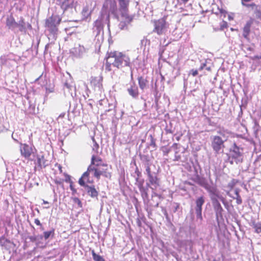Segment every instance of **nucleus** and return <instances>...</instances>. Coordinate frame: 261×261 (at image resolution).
I'll return each mask as SVG.
<instances>
[{"instance_id": "nucleus-1", "label": "nucleus", "mask_w": 261, "mask_h": 261, "mask_svg": "<svg viewBox=\"0 0 261 261\" xmlns=\"http://www.w3.org/2000/svg\"><path fill=\"white\" fill-rule=\"evenodd\" d=\"M91 174L93 177L99 180L101 176L110 179L112 177V172L109 169L107 164L104 163L102 158L96 154H92L90 164L87 170L85 172L79 180V184L81 186H85V182L93 184L94 180L90 177Z\"/></svg>"}, {"instance_id": "nucleus-2", "label": "nucleus", "mask_w": 261, "mask_h": 261, "mask_svg": "<svg viewBox=\"0 0 261 261\" xmlns=\"http://www.w3.org/2000/svg\"><path fill=\"white\" fill-rule=\"evenodd\" d=\"M105 69L107 71L112 70V66L121 69L130 66V58L122 52L117 50L108 52L105 58Z\"/></svg>"}, {"instance_id": "nucleus-3", "label": "nucleus", "mask_w": 261, "mask_h": 261, "mask_svg": "<svg viewBox=\"0 0 261 261\" xmlns=\"http://www.w3.org/2000/svg\"><path fill=\"white\" fill-rule=\"evenodd\" d=\"M152 23L153 25L152 32L159 36L165 34L169 28V24L166 17L152 20Z\"/></svg>"}, {"instance_id": "nucleus-4", "label": "nucleus", "mask_w": 261, "mask_h": 261, "mask_svg": "<svg viewBox=\"0 0 261 261\" xmlns=\"http://www.w3.org/2000/svg\"><path fill=\"white\" fill-rule=\"evenodd\" d=\"M61 18L57 15H52L45 20V26L51 33H56L58 31V26L61 21Z\"/></svg>"}, {"instance_id": "nucleus-5", "label": "nucleus", "mask_w": 261, "mask_h": 261, "mask_svg": "<svg viewBox=\"0 0 261 261\" xmlns=\"http://www.w3.org/2000/svg\"><path fill=\"white\" fill-rule=\"evenodd\" d=\"M207 190L211 195V199L212 201L213 206L216 212V215L222 216L223 209L217 197H219L223 202H224V198L222 196L219 197L218 194L216 193V190L209 189H207Z\"/></svg>"}, {"instance_id": "nucleus-6", "label": "nucleus", "mask_w": 261, "mask_h": 261, "mask_svg": "<svg viewBox=\"0 0 261 261\" xmlns=\"http://www.w3.org/2000/svg\"><path fill=\"white\" fill-rule=\"evenodd\" d=\"M227 139L223 140L219 136H214L213 137L211 141V146L216 153L218 154L220 152L221 150H223L225 147L224 142Z\"/></svg>"}, {"instance_id": "nucleus-7", "label": "nucleus", "mask_w": 261, "mask_h": 261, "mask_svg": "<svg viewBox=\"0 0 261 261\" xmlns=\"http://www.w3.org/2000/svg\"><path fill=\"white\" fill-rule=\"evenodd\" d=\"M230 157L234 160L236 164L243 162L242 153L240 151V148L236 143L233 144V148L230 150Z\"/></svg>"}, {"instance_id": "nucleus-8", "label": "nucleus", "mask_w": 261, "mask_h": 261, "mask_svg": "<svg viewBox=\"0 0 261 261\" xmlns=\"http://www.w3.org/2000/svg\"><path fill=\"white\" fill-rule=\"evenodd\" d=\"M20 151L21 156L28 160H29L31 156L34 154L33 148L25 143H20Z\"/></svg>"}, {"instance_id": "nucleus-9", "label": "nucleus", "mask_w": 261, "mask_h": 261, "mask_svg": "<svg viewBox=\"0 0 261 261\" xmlns=\"http://www.w3.org/2000/svg\"><path fill=\"white\" fill-rule=\"evenodd\" d=\"M120 12L121 17L124 19V21H121L119 25L121 29H123L133 21L134 16L129 14L128 10L122 11Z\"/></svg>"}, {"instance_id": "nucleus-10", "label": "nucleus", "mask_w": 261, "mask_h": 261, "mask_svg": "<svg viewBox=\"0 0 261 261\" xmlns=\"http://www.w3.org/2000/svg\"><path fill=\"white\" fill-rule=\"evenodd\" d=\"M254 21V19L250 18L244 25L242 30V35L247 41H250L249 35L251 32V28Z\"/></svg>"}, {"instance_id": "nucleus-11", "label": "nucleus", "mask_w": 261, "mask_h": 261, "mask_svg": "<svg viewBox=\"0 0 261 261\" xmlns=\"http://www.w3.org/2000/svg\"><path fill=\"white\" fill-rule=\"evenodd\" d=\"M243 6L247 8H251L252 10H254V14L255 15L256 18L259 20H261V10L255 3H252L250 4L243 3Z\"/></svg>"}, {"instance_id": "nucleus-12", "label": "nucleus", "mask_w": 261, "mask_h": 261, "mask_svg": "<svg viewBox=\"0 0 261 261\" xmlns=\"http://www.w3.org/2000/svg\"><path fill=\"white\" fill-rule=\"evenodd\" d=\"M129 94L133 98H136L139 96L138 88L135 82H133L129 88L127 89Z\"/></svg>"}, {"instance_id": "nucleus-13", "label": "nucleus", "mask_w": 261, "mask_h": 261, "mask_svg": "<svg viewBox=\"0 0 261 261\" xmlns=\"http://www.w3.org/2000/svg\"><path fill=\"white\" fill-rule=\"evenodd\" d=\"M6 25L10 29H14L17 27V22H16L12 15L7 18Z\"/></svg>"}, {"instance_id": "nucleus-14", "label": "nucleus", "mask_w": 261, "mask_h": 261, "mask_svg": "<svg viewBox=\"0 0 261 261\" xmlns=\"http://www.w3.org/2000/svg\"><path fill=\"white\" fill-rule=\"evenodd\" d=\"M84 187H87V193L89 196L92 198L97 197L98 195V192L96 190L94 186H89L85 185Z\"/></svg>"}, {"instance_id": "nucleus-15", "label": "nucleus", "mask_w": 261, "mask_h": 261, "mask_svg": "<svg viewBox=\"0 0 261 261\" xmlns=\"http://www.w3.org/2000/svg\"><path fill=\"white\" fill-rule=\"evenodd\" d=\"M38 167L42 169L47 166V161L45 159L44 155L38 156L37 158Z\"/></svg>"}, {"instance_id": "nucleus-16", "label": "nucleus", "mask_w": 261, "mask_h": 261, "mask_svg": "<svg viewBox=\"0 0 261 261\" xmlns=\"http://www.w3.org/2000/svg\"><path fill=\"white\" fill-rule=\"evenodd\" d=\"M119 11L128 10L129 0H118Z\"/></svg>"}, {"instance_id": "nucleus-17", "label": "nucleus", "mask_w": 261, "mask_h": 261, "mask_svg": "<svg viewBox=\"0 0 261 261\" xmlns=\"http://www.w3.org/2000/svg\"><path fill=\"white\" fill-rule=\"evenodd\" d=\"M205 202L204 198L203 196H201L197 198L195 201L196 206L195 210H202V206Z\"/></svg>"}, {"instance_id": "nucleus-18", "label": "nucleus", "mask_w": 261, "mask_h": 261, "mask_svg": "<svg viewBox=\"0 0 261 261\" xmlns=\"http://www.w3.org/2000/svg\"><path fill=\"white\" fill-rule=\"evenodd\" d=\"M138 80L140 88L141 89L144 90L146 87L148 83L147 80L142 76L139 77Z\"/></svg>"}, {"instance_id": "nucleus-19", "label": "nucleus", "mask_w": 261, "mask_h": 261, "mask_svg": "<svg viewBox=\"0 0 261 261\" xmlns=\"http://www.w3.org/2000/svg\"><path fill=\"white\" fill-rule=\"evenodd\" d=\"M92 140L93 142V145L92 146V150L93 152L92 154H96V155H98L97 154L98 153V150L99 148V144L97 143L94 137L92 138Z\"/></svg>"}, {"instance_id": "nucleus-20", "label": "nucleus", "mask_w": 261, "mask_h": 261, "mask_svg": "<svg viewBox=\"0 0 261 261\" xmlns=\"http://www.w3.org/2000/svg\"><path fill=\"white\" fill-rule=\"evenodd\" d=\"M252 226L254 229V231L257 233H261V223L255 222L253 221L252 222Z\"/></svg>"}, {"instance_id": "nucleus-21", "label": "nucleus", "mask_w": 261, "mask_h": 261, "mask_svg": "<svg viewBox=\"0 0 261 261\" xmlns=\"http://www.w3.org/2000/svg\"><path fill=\"white\" fill-rule=\"evenodd\" d=\"M55 235V229L53 228L49 231H44L43 232V237L45 240L48 239L49 237L54 238Z\"/></svg>"}, {"instance_id": "nucleus-22", "label": "nucleus", "mask_w": 261, "mask_h": 261, "mask_svg": "<svg viewBox=\"0 0 261 261\" xmlns=\"http://www.w3.org/2000/svg\"><path fill=\"white\" fill-rule=\"evenodd\" d=\"M58 4L61 6L62 9H66L68 7L69 0H57Z\"/></svg>"}, {"instance_id": "nucleus-23", "label": "nucleus", "mask_w": 261, "mask_h": 261, "mask_svg": "<svg viewBox=\"0 0 261 261\" xmlns=\"http://www.w3.org/2000/svg\"><path fill=\"white\" fill-rule=\"evenodd\" d=\"M93 258L94 261H105L104 258L100 255L97 254L94 250L91 251Z\"/></svg>"}, {"instance_id": "nucleus-24", "label": "nucleus", "mask_w": 261, "mask_h": 261, "mask_svg": "<svg viewBox=\"0 0 261 261\" xmlns=\"http://www.w3.org/2000/svg\"><path fill=\"white\" fill-rule=\"evenodd\" d=\"M148 179L151 185H159L158 178L156 176H153L152 174L148 175Z\"/></svg>"}, {"instance_id": "nucleus-25", "label": "nucleus", "mask_w": 261, "mask_h": 261, "mask_svg": "<svg viewBox=\"0 0 261 261\" xmlns=\"http://www.w3.org/2000/svg\"><path fill=\"white\" fill-rule=\"evenodd\" d=\"M17 27L19 28V31L21 32L25 31V23L24 19L22 18L20 19L18 23H17Z\"/></svg>"}, {"instance_id": "nucleus-26", "label": "nucleus", "mask_w": 261, "mask_h": 261, "mask_svg": "<svg viewBox=\"0 0 261 261\" xmlns=\"http://www.w3.org/2000/svg\"><path fill=\"white\" fill-rule=\"evenodd\" d=\"M234 193L236 195V203L237 204L240 205L242 203V200L240 195L239 194V189H236L235 190Z\"/></svg>"}, {"instance_id": "nucleus-27", "label": "nucleus", "mask_w": 261, "mask_h": 261, "mask_svg": "<svg viewBox=\"0 0 261 261\" xmlns=\"http://www.w3.org/2000/svg\"><path fill=\"white\" fill-rule=\"evenodd\" d=\"M238 180L235 179H232L227 185V187L230 190H231L238 183Z\"/></svg>"}, {"instance_id": "nucleus-28", "label": "nucleus", "mask_w": 261, "mask_h": 261, "mask_svg": "<svg viewBox=\"0 0 261 261\" xmlns=\"http://www.w3.org/2000/svg\"><path fill=\"white\" fill-rule=\"evenodd\" d=\"M92 10L89 11L88 7L87 6L84 7L82 11V13L84 15H87V16H90L92 13Z\"/></svg>"}, {"instance_id": "nucleus-29", "label": "nucleus", "mask_w": 261, "mask_h": 261, "mask_svg": "<svg viewBox=\"0 0 261 261\" xmlns=\"http://www.w3.org/2000/svg\"><path fill=\"white\" fill-rule=\"evenodd\" d=\"M195 212L196 214L197 218L200 220V221L201 222L203 220L202 216V210H195Z\"/></svg>"}, {"instance_id": "nucleus-30", "label": "nucleus", "mask_w": 261, "mask_h": 261, "mask_svg": "<svg viewBox=\"0 0 261 261\" xmlns=\"http://www.w3.org/2000/svg\"><path fill=\"white\" fill-rule=\"evenodd\" d=\"M91 84L93 85L94 86H97V84H99L98 80L97 77H91L90 80Z\"/></svg>"}, {"instance_id": "nucleus-31", "label": "nucleus", "mask_w": 261, "mask_h": 261, "mask_svg": "<svg viewBox=\"0 0 261 261\" xmlns=\"http://www.w3.org/2000/svg\"><path fill=\"white\" fill-rule=\"evenodd\" d=\"M102 22L101 20L97 19L94 22V27L96 28L97 29H99L102 28Z\"/></svg>"}, {"instance_id": "nucleus-32", "label": "nucleus", "mask_w": 261, "mask_h": 261, "mask_svg": "<svg viewBox=\"0 0 261 261\" xmlns=\"http://www.w3.org/2000/svg\"><path fill=\"white\" fill-rule=\"evenodd\" d=\"M220 30H223L224 29H226L228 27L227 22L223 20L220 23Z\"/></svg>"}, {"instance_id": "nucleus-33", "label": "nucleus", "mask_w": 261, "mask_h": 261, "mask_svg": "<svg viewBox=\"0 0 261 261\" xmlns=\"http://www.w3.org/2000/svg\"><path fill=\"white\" fill-rule=\"evenodd\" d=\"M146 172H147V176L148 175H150V174H151V169H150V165L149 163H147L146 166Z\"/></svg>"}, {"instance_id": "nucleus-34", "label": "nucleus", "mask_w": 261, "mask_h": 261, "mask_svg": "<svg viewBox=\"0 0 261 261\" xmlns=\"http://www.w3.org/2000/svg\"><path fill=\"white\" fill-rule=\"evenodd\" d=\"M198 70L197 69H192L190 71L189 74H191L193 76H196L198 75Z\"/></svg>"}, {"instance_id": "nucleus-35", "label": "nucleus", "mask_w": 261, "mask_h": 261, "mask_svg": "<svg viewBox=\"0 0 261 261\" xmlns=\"http://www.w3.org/2000/svg\"><path fill=\"white\" fill-rule=\"evenodd\" d=\"M34 222L37 225L39 226L42 230L44 229L42 224L40 223V221L38 219H35Z\"/></svg>"}, {"instance_id": "nucleus-36", "label": "nucleus", "mask_w": 261, "mask_h": 261, "mask_svg": "<svg viewBox=\"0 0 261 261\" xmlns=\"http://www.w3.org/2000/svg\"><path fill=\"white\" fill-rule=\"evenodd\" d=\"M74 201L75 202V203H77V204L79 205V206L81 207L82 206V202L81 201V200H80L79 198H74V199H73Z\"/></svg>"}, {"instance_id": "nucleus-37", "label": "nucleus", "mask_w": 261, "mask_h": 261, "mask_svg": "<svg viewBox=\"0 0 261 261\" xmlns=\"http://www.w3.org/2000/svg\"><path fill=\"white\" fill-rule=\"evenodd\" d=\"M70 190L72 191L73 194H74L76 192V190L74 188V186H73L72 181L70 182Z\"/></svg>"}, {"instance_id": "nucleus-38", "label": "nucleus", "mask_w": 261, "mask_h": 261, "mask_svg": "<svg viewBox=\"0 0 261 261\" xmlns=\"http://www.w3.org/2000/svg\"><path fill=\"white\" fill-rule=\"evenodd\" d=\"M64 175H65V177H66V178H65V181H66V182H69L70 183V182H71V181H72L71 180L70 176V175H68V174H66V173H64Z\"/></svg>"}, {"instance_id": "nucleus-39", "label": "nucleus", "mask_w": 261, "mask_h": 261, "mask_svg": "<svg viewBox=\"0 0 261 261\" xmlns=\"http://www.w3.org/2000/svg\"><path fill=\"white\" fill-rule=\"evenodd\" d=\"M228 133L227 130L223 129L222 130H220L219 131H218V134H219L220 135L222 136L223 137H225V133Z\"/></svg>"}, {"instance_id": "nucleus-40", "label": "nucleus", "mask_w": 261, "mask_h": 261, "mask_svg": "<svg viewBox=\"0 0 261 261\" xmlns=\"http://www.w3.org/2000/svg\"><path fill=\"white\" fill-rule=\"evenodd\" d=\"M189 0H177L178 4L185 5Z\"/></svg>"}, {"instance_id": "nucleus-41", "label": "nucleus", "mask_w": 261, "mask_h": 261, "mask_svg": "<svg viewBox=\"0 0 261 261\" xmlns=\"http://www.w3.org/2000/svg\"><path fill=\"white\" fill-rule=\"evenodd\" d=\"M206 64L205 63H202L201 66L199 67L198 70L199 71H202L204 69V68L206 67Z\"/></svg>"}, {"instance_id": "nucleus-42", "label": "nucleus", "mask_w": 261, "mask_h": 261, "mask_svg": "<svg viewBox=\"0 0 261 261\" xmlns=\"http://www.w3.org/2000/svg\"><path fill=\"white\" fill-rule=\"evenodd\" d=\"M55 166L58 167V169H59V170L60 171V173H62L63 170H62V166L60 164H57V163L55 165Z\"/></svg>"}, {"instance_id": "nucleus-43", "label": "nucleus", "mask_w": 261, "mask_h": 261, "mask_svg": "<svg viewBox=\"0 0 261 261\" xmlns=\"http://www.w3.org/2000/svg\"><path fill=\"white\" fill-rule=\"evenodd\" d=\"M251 59H252V60H256V59H261V56L259 57L258 56H255L254 57H250Z\"/></svg>"}, {"instance_id": "nucleus-44", "label": "nucleus", "mask_w": 261, "mask_h": 261, "mask_svg": "<svg viewBox=\"0 0 261 261\" xmlns=\"http://www.w3.org/2000/svg\"><path fill=\"white\" fill-rule=\"evenodd\" d=\"M135 173H137L138 177H139L141 175V172L139 171V170L137 167L136 169Z\"/></svg>"}, {"instance_id": "nucleus-45", "label": "nucleus", "mask_w": 261, "mask_h": 261, "mask_svg": "<svg viewBox=\"0 0 261 261\" xmlns=\"http://www.w3.org/2000/svg\"><path fill=\"white\" fill-rule=\"evenodd\" d=\"M180 159V156L179 155L175 156V158L174 159L175 161H178Z\"/></svg>"}, {"instance_id": "nucleus-46", "label": "nucleus", "mask_w": 261, "mask_h": 261, "mask_svg": "<svg viewBox=\"0 0 261 261\" xmlns=\"http://www.w3.org/2000/svg\"><path fill=\"white\" fill-rule=\"evenodd\" d=\"M205 69L208 71H211V67H207L205 68Z\"/></svg>"}, {"instance_id": "nucleus-47", "label": "nucleus", "mask_w": 261, "mask_h": 261, "mask_svg": "<svg viewBox=\"0 0 261 261\" xmlns=\"http://www.w3.org/2000/svg\"><path fill=\"white\" fill-rule=\"evenodd\" d=\"M43 203L44 204H48V202L47 201L43 200Z\"/></svg>"}, {"instance_id": "nucleus-48", "label": "nucleus", "mask_w": 261, "mask_h": 261, "mask_svg": "<svg viewBox=\"0 0 261 261\" xmlns=\"http://www.w3.org/2000/svg\"><path fill=\"white\" fill-rule=\"evenodd\" d=\"M177 145H178V144H177V143H174V144H173L172 146H173V147H177Z\"/></svg>"}, {"instance_id": "nucleus-49", "label": "nucleus", "mask_w": 261, "mask_h": 261, "mask_svg": "<svg viewBox=\"0 0 261 261\" xmlns=\"http://www.w3.org/2000/svg\"><path fill=\"white\" fill-rule=\"evenodd\" d=\"M247 49H248V50H250V51H252V50H253V49L252 48L250 47H248V48H247Z\"/></svg>"}, {"instance_id": "nucleus-50", "label": "nucleus", "mask_w": 261, "mask_h": 261, "mask_svg": "<svg viewBox=\"0 0 261 261\" xmlns=\"http://www.w3.org/2000/svg\"><path fill=\"white\" fill-rule=\"evenodd\" d=\"M170 151V150L169 149H168L166 151V153H168Z\"/></svg>"}, {"instance_id": "nucleus-51", "label": "nucleus", "mask_w": 261, "mask_h": 261, "mask_svg": "<svg viewBox=\"0 0 261 261\" xmlns=\"http://www.w3.org/2000/svg\"><path fill=\"white\" fill-rule=\"evenodd\" d=\"M230 163L231 164H233V161H230Z\"/></svg>"}, {"instance_id": "nucleus-52", "label": "nucleus", "mask_w": 261, "mask_h": 261, "mask_svg": "<svg viewBox=\"0 0 261 261\" xmlns=\"http://www.w3.org/2000/svg\"><path fill=\"white\" fill-rule=\"evenodd\" d=\"M49 207V206H46V207H45V208H48Z\"/></svg>"}, {"instance_id": "nucleus-53", "label": "nucleus", "mask_w": 261, "mask_h": 261, "mask_svg": "<svg viewBox=\"0 0 261 261\" xmlns=\"http://www.w3.org/2000/svg\"><path fill=\"white\" fill-rule=\"evenodd\" d=\"M169 133H172V131H171V130H170V131H169Z\"/></svg>"}, {"instance_id": "nucleus-54", "label": "nucleus", "mask_w": 261, "mask_h": 261, "mask_svg": "<svg viewBox=\"0 0 261 261\" xmlns=\"http://www.w3.org/2000/svg\"><path fill=\"white\" fill-rule=\"evenodd\" d=\"M152 145H155V143L154 142L152 143Z\"/></svg>"}, {"instance_id": "nucleus-55", "label": "nucleus", "mask_w": 261, "mask_h": 261, "mask_svg": "<svg viewBox=\"0 0 261 261\" xmlns=\"http://www.w3.org/2000/svg\"><path fill=\"white\" fill-rule=\"evenodd\" d=\"M152 145H155V143L154 142L152 143Z\"/></svg>"}, {"instance_id": "nucleus-56", "label": "nucleus", "mask_w": 261, "mask_h": 261, "mask_svg": "<svg viewBox=\"0 0 261 261\" xmlns=\"http://www.w3.org/2000/svg\"><path fill=\"white\" fill-rule=\"evenodd\" d=\"M140 223H141V222H139V226H140Z\"/></svg>"}]
</instances>
